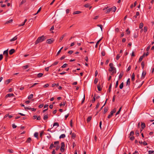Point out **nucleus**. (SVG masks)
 <instances>
[{
    "mask_svg": "<svg viewBox=\"0 0 154 154\" xmlns=\"http://www.w3.org/2000/svg\"><path fill=\"white\" fill-rule=\"evenodd\" d=\"M54 146L53 143H51L49 147V149H52L53 147H56V149L58 150L60 148V145L59 144V142L58 141H56L54 142Z\"/></svg>",
    "mask_w": 154,
    "mask_h": 154,
    "instance_id": "obj_1",
    "label": "nucleus"
},
{
    "mask_svg": "<svg viewBox=\"0 0 154 154\" xmlns=\"http://www.w3.org/2000/svg\"><path fill=\"white\" fill-rule=\"evenodd\" d=\"M46 39L44 35H42L38 38L35 42V45H36L39 42H41L45 40Z\"/></svg>",
    "mask_w": 154,
    "mask_h": 154,
    "instance_id": "obj_2",
    "label": "nucleus"
},
{
    "mask_svg": "<svg viewBox=\"0 0 154 154\" xmlns=\"http://www.w3.org/2000/svg\"><path fill=\"white\" fill-rule=\"evenodd\" d=\"M61 147L60 149V150L62 152H63L65 150V144L63 142H62L61 143Z\"/></svg>",
    "mask_w": 154,
    "mask_h": 154,
    "instance_id": "obj_3",
    "label": "nucleus"
},
{
    "mask_svg": "<svg viewBox=\"0 0 154 154\" xmlns=\"http://www.w3.org/2000/svg\"><path fill=\"white\" fill-rule=\"evenodd\" d=\"M54 40L53 38H51L48 39L46 41V42L48 44H51L53 43Z\"/></svg>",
    "mask_w": 154,
    "mask_h": 154,
    "instance_id": "obj_4",
    "label": "nucleus"
},
{
    "mask_svg": "<svg viewBox=\"0 0 154 154\" xmlns=\"http://www.w3.org/2000/svg\"><path fill=\"white\" fill-rule=\"evenodd\" d=\"M146 74V72L145 71H143V72L142 73L141 79H143L144 78Z\"/></svg>",
    "mask_w": 154,
    "mask_h": 154,
    "instance_id": "obj_5",
    "label": "nucleus"
},
{
    "mask_svg": "<svg viewBox=\"0 0 154 154\" xmlns=\"http://www.w3.org/2000/svg\"><path fill=\"white\" fill-rule=\"evenodd\" d=\"M140 14L138 12H136V14L133 17V19H135L137 18V17Z\"/></svg>",
    "mask_w": 154,
    "mask_h": 154,
    "instance_id": "obj_6",
    "label": "nucleus"
},
{
    "mask_svg": "<svg viewBox=\"0 0 154 154\" xmlns=\"http://www.w3.org/2000/svg\"><path fill=\"white\" fill-rule=\"evenodd\" d=\"M14 96V94H8L5 96V98H7L8 97H11L12 96Z\"/></svg>",
    "mask_w": 154,
    "mask_h": 154,
    "instance_id": "obj_7",
    "label": "nucleus"
},
{
    "mask_svg": "<svg viewBox=\"0 0 154 154\" xmlns=\"http://www.w3.org/2000/svg\"><path fill=\"white\" fill-rule=\"evenodd\" d=\"M17 35L15 36L13 38H12L10 40V41L11 42H12L15 41V40H17Z\"/></svg>",
    "mask_w": 154,
    "mask_h": 154,
    "instance_id": "obj_8",
    "label": "nucleus"
},
{
    "mask_svg": "<svg viewBox=\"0 0 154 154\" xmlns=\"http://www.w3.org/2000/svg\"><path fill=\"white\" fill-rule=\"evenodd\" d=\"M115 70H116V68L113 66L110 67L109 70V71L110 72H112Z\"/></svg>",
    "mask_w": 154,
    "mask_h": 154,
    "instance_id": "obj_9",
    "label": "nucleus"
},
{
    "mask_svg": "<svg viewBox=\"0 0 154 154\" xmlns=\"http://www.w3.org/2000/svg\"><path fill=\"white\" fill-rule=\"evenodd\" d=\"M15 52L14 49H11L9 51V54L10 55L12 54Z\"/></svg>",
    "mask_w": 154,
    "mask_h": 154,
    "instance_id": "obj_10",
    "label": "nucleus"
},
{
    "mask_svg": "<svg viewBox=\"0 0 154 154\" xmlns=\"http://www.w3.org/2000/svg\"><path fill=\"white\" fill-rule=\"evenodd\" d=\"M3 54L6 56H7L8 55V49L4 51L3 52Z\"/></svg>",
    "mask_w": 154,
    "mask_h": 154,
    "instance_id": "obj_11",
    "label": "nucleus"
},
{
    "mask_svg": "<svg viewBox=\"0 0 154 154\" xmlns=\"http://www.w3.org/2000/svg\"><path fill=\"white\" fill-rule=\"evenodd\" d=\"M66 137V135L64 134H61L59 137V138L61 139V138H64Z\"/></svg>",
    "mask_w": 154,
    "mask_h": 154,
    "instance_id": "obj_12",
    "label": "nucleus"
},
{
    "mask_svg": "<svg viewBox=\"0 0 154 154\" xmlns=\"http://www.w3.org/2000/svg\"><path fill=\"white\" fill-rule=\"evenodd\" d=\"M111 11V9L110 8H109L106 10L105 11V12H106V13L107 14V13H109Z\"/></svg>",
    "mask_w": 154,
    "mask_h": 154,
    "instance_id": "obj_13",
    "label": "nucleus"
},
{
    "mask_svg": "<svg viewBox=\"0 0 154 154\" xmlns=\"http://www.w3.org/2000/svg\"><path fill=\"white\" fill-rule=\"evenodd\" d=\"M26 21H27V19H26L24 20V21L23 23H22L21 24H20L19 26H23V25H24L25 23L26 22Z\"/></svg>",
    "mask_w": 154,
    "mask_h": 154,
    "instance_id": "obj_14",
    "label": "nucleus"
},
{
    "mask_svg": "<svg viewBox=\"0 0 154 154\" xmlns=\"http://www.w3.org/2000/svg\"><path fill=\"white\" fill-rule=\"evenodd\" d=\"M111 9V11L113 12H115L116 9V7H113L112 8H110Z\"/></svg>",
    "mask_w": 154,
    "mask_h": 154,
    "instance_id": "obj_15",
    "label": "nucleus"
},
{
    "mask_svg": "<svg viewBox=\"0 0 154 154\" xmlns=\"http://www.w3.org/2000/svg\"><path fill=\"white\" fill-rule=\"evenodd\" d=\"M135 79V75L134 73H133L132 76H131V80L132 81H134V80Z\"/></svg>",
    "mask_w": 154,
    "mask_h": 154,
    "instance_id": "obj_16",
    "label": "nucleus"
},
{
    "mask_svg": "<svg viewBox=\"0 0 154 154\" xmlns=\"http://www.w3.org/2000/svg\"><path fill=\"white\" fill-rule=\"evenodd\" d=\"M145 124L144 123H142L141 124V127L142 129H144L145 127Z\"/></svg>",
    "mask_w": 154,
    "mask_h": 154,
    "instance_id": "obj_17",
    "label": "nucleus"
},
{
    "mask_svg": "<svg viewBox=\"0 0 154 154\" xmlns=\"http://www.w3.org/2000/svg\"><path fill=\"white\" fill-rule=\"evenodd\" d=\"M38 132H35L34 134V136L37 139H38Z\"/></svg>",
    "mask_w": 154,
    "mask_h": 154,
    "instance_id": "obj_18",
    "label": "nucleus"
},
{
    "mask_svg": "<svg viewBox=\"0 0 154 154\" xmlns=\"http://www.w3.org/2000/svg\"><path fill=\"white\" fill-rule=\"evenodd\" d=\"M33 94H31L29 96H28V99L30 100L33 97Z\"/></svg>",
    "mask_w": 154,
    "mask_h": 154,
    "instance_id": "obj_19",
    "label": "nucleus"
},
{
    "mask_svg": "<svg viewBox=\"0 0 154 154\" xmlns=\"http://www.w3.org/2000/svg\"><path fill=\"white\" fill-rule=\"evenodd\" d=\"M31 138L30 137H29L28 138L27 140L26 141V142L30 143L31 142Z\"/></svg>",
    "mask_w": 154,
    "mask_h": 154,
    "instance_id": "obj_20",
    "label": "nucleus"
},
{
    "mask_svg": "<svg viewBox=\"0 0 154 154\" xmlns=\"http://www.w3.org/2000/svg\"><path fill=\"white\" fill-rule=\"evenodd\" d=\"M112 84L111 83L110 84L109 86V87L108 90V91L109 92H110L111 91V88H112Z\"/></svg>",
    "mask_w": 154,
    "mask_h": 154,
    "instance_id": "obj_21",
    "label": "nucleus"
},
{
    "mask_svg": "<svg viewBox=\"0 0 154 154\" xmlns=\"http://www.w3.org/2000/svg\"><path fill=\"white\" fill-rule=\"evenodd\" d=\"M55 126H57L58 127L59 126V124L57 122H55L53 124V127Z\"/></svg>",
    "mask_w": 154,
    "mask_h": 154,
    "instance_id": "obj_22",
    "label": "nucleus"
},
{
    "mask_svg": "<svg viewBox=\"0 0 154 154\" xmlns=\"http://www.w3.org/2000/svg\"><path fill=\"white\" fill-rule=\"evenodd\" d=\"M124 83L123 82H122L119 85V88L120 89H122L123 87Z\"/></svg>",
    "mask_w": 154,
    "mask_h": 154,
    "instance_id": "obj_23",
    "label": "nucleus"
},
{
    "mask_svg": "<svg viewBox=\"0 0 154 154\" xmlns=\"http://www.w3.org/2000/svg\"><path fill=\"white\" fill-rule=\"evenodd\" d=\"M123 72H121L120 73V74L119 76V79H121L122 76H123Z\"/></svg>",
    "mask_w": 154,
    "mask_h": 154,
    "instance_id": "obj_24",
    "label": "nucleus"
},
{
    "mask_svg": "<svg viewBox=\"0 0 154 154\" xmlns=\"http://www.w3.org/2000/svg\"><path fill=\"white\" fill-rule=\"evenodd\" d=\"M43 75V74L42 73H39L37 75V77L38 78H40V77H42V76Z\"/></svg>",
    "mask_w": 154,
    "mask_h": 154,
    "instance_id": "obj_25",
    "label": "nucleus"
},
{
    "mask_svg": "<svg viewBox=\"0 0 154 154\" xmlns=\"http://www.w3.org/2000/svg\"><path fill=\"white\" fill-rule=\"evenodd\" d=\"M81 13V11H75L73 13V14H79Z\"/></svg>",
    "mask_w": 154,
    "mask_h": 154,
    "instance_id": "obj_26",
    "label": "nucleus"
},
{
    "mask_svg": "<svg viewBox=\"0 0 154 154\" xmlns=\"http://www.w3.org/2000/svg\"><path fill=\"white\" fill-rule=\"evenodd\" d=\"M65 36V35H63L60 38L59 40V41L60 42L62 41V40L63 39L64 37Z\"/></svg>",
    "mask_w": 154,
    "mask_h": 154,
    "instance_id": "obj_27",
    "label": "nucleus"
},
{
    "mask_svg": "<svg viewBox=\"0 0 154 154\" xmlns=\"http://www.w3.org/2000/svg\"><path fill=\"white\" fill-rule=\"evenodd\" d=\"M26 0H22L21 2H20V5L23 4L24 3L26 2Z\"/></svg>",
    "mask_w": 154,
    "mask_h": 154,
    "instance_id": "obj_28",
    "label": "nucleus"
},
{
    "mask_svg": "<svg viewBox=\"0 0 154 154\" xmlns=\"http://www.w3.org/2000/svg\"><path fill=\"white\" fill-rule=\"evenodd\" d=\"M126 83H127V85H130V79L129 78L128 79V80H127Z\"/></svg>",
    "mask_w": 154,
    "mask_h": 154,
    "instance_id": "obj_29",
    "label": "nucleus"
},
{
    "mask_svg": "<svg viewBox=\"0 0 154 154\" xmlns=\"http://www.w3.org/2000/svg\"><path fill=\"white\" fill-rule=\"evenodd\" d=\"M143 26V23H140V24L139 28L140 29L142 28Z\"/></svg>",
    "mask_w": 154,
    "mask_h": 154,
    "instance_id": "obj_30",
    "label": "nucleus"
},
{
    "mask_svg": "<svg viewBox=\"0 0 154 154\" xmlns=\"http://www.w3.org/2000/svg\"><path fill=\"white\" fill-rule=\"evenodd\" d=\"M122 108V107L121 106L119 108V111L116 113V115H118V114H119V113L120 112V111H121V109Z\"/></svg>",
    "mask_w": 154,
    "mask_h": 154,
    "instance_id": "obj_31",
    "label": "nucleus"
},
{
    "mask_svg": "<svg viewBox=\"0 0 154 154\" xmlns=\"http://www.w3.org/2000/svg\"><path fill=\"white\" fill-rule=\"evenodd\" d=\"M121 56V55H120L119 54H117L116 57V59L117 60H118L119 59V58Z\"/></svg>",
    "mask_w": 154,
    "mask_h": 154,
    "instance_id": "obj_32",
    "label": "nucleus"
},
{
    "mask_svg": "<svg viewBox=\"0 0 154 154\" xmlns=\"http://www.w3.org/2000/svg\"><path fill=\"white\" fill-rule=\"evenodd\" d=\"M143 57V56H141L139 59V62H141L142 60Z\"/></svg>",
    "mask_w": 154,
    "mask_h": 154,
    "instance_id": "obj_33",
    "label": "nucleus"
},
{
    "mask_svg": "<svg viewBox=\"0 0 154 154\" xmlns=\"http://www.w3.org/2000/svg\"><path fill=\"white\" fill-rule=\"evenodd\" d=\"M92 117L91 116H89L87 118V122H89L91 119Z\"/></svg>",
    "mask_w": 154,
    "mask_h": 154,
    "instance_id": "obj_34",
    "label": "nucleus"
},
{
    "mask_svg": "<svg viewBox=\"0 0 154 154\" xmlns=\"http://www.w3.org/2000/svg\"><path fill=\"white\" fill-rule=\"evenodd\" d=\"M72 137L73 138H74L75 137V134L74 133H72Z\"/></svg>",
    "mask_w": 154,
    "mask_h": 154,
    "instance_id": "obj_35",
    "label": "nucleus"
},
{
    "mask_svg": "<svg viewBox=\"0 0 154 154\" xmlns=\"http://www.w3.org/2000/svg\"><path fill=\"white\" fill-rule=\"evenodd\" d=\"M58 63V62L56 61L55 62L52 64V65L53 66H55L57 65Z\"/></svg>",
    "mask_w": 154,
    "mask_h": 154,
    "instance_id": "obj_36",
    "label": "nucleus"
},
{
    "mask_svg": "<svg viewBox=\"0 0 154 154\" xmlns=\"http://www.w3.org/2000/svg\"><path fill=\"white\" fill-rule=\"evenodd\" d=\"M149 154H153L154 153V151L152 150H149Z\"/></svg>",
    "mask_w": 154,
    "mask_h": 154,
    "instance_id": "obj_37",
    "label": "nucleus"
},
{
    "mask_svg": "<svg viewBox=\"0 0 154 154\" xmlns=\"http://www.w3.org/2000/svg\"><path fill=\"white\" fill-rule=\"evenodd\" d=\"M48 118V116L47 115H44L43 118V119L44 120H46Z\"/></svg>",
    "mask_w": 154,
    "mask_h": 154,
    "instance_id": "obj_38",
    "label": "nucleus"
},
{
    "mask_svg": "<svg viewBox=\"0 0 154 154\" xmlns=\"http://www.w3.org/2000/svg\"><path fill=\"white\" fill-rule=\"evenodd\" d=\"M134 134V131H132L131 132L130 134V136H133Z\"/></svg>",
    "mask_w": 154,
    "mask_h": 154,
    "instance_id": "obj_39",
    "label": "nucleus"
},
{
    "mask_svg": "<svg viewBox=\"0 0 154 154\" xmlns=\"http://www.w3.org/2000/svg\"><path fill=\"white\" fill-rule=\"evenodd\" d=\"M98 79L97 78H95L94 80V83L95 84H96L98 82Z\"/></svg>",
    "mask_w": 154,
    "mask_h": 154,
    "instance_id": "obj_40",
    "label": "nucleus"
},
{
    "mask_svg": "<svg viewBox=\"0 0 154 154\" xmlns=\"http://www.w3.org/2000/svg\"><path fill=\"white\" fill-rule=\"evenodd\" d=\"M108 109L106 108H104V110L103 112L104 113H105L108 111Z\"/></svg>",
    "mask_w": 154,
    "mask_h": 154,
    "instance_id": "obj_41",
    "label": "nucleus"
},
{
    "mask_svg": "<svg viewBox=\"0 0 154 154\" xmlns=\"http://www.w3.org/2000/svg\"><path fill=\"white\" fill-rule=\"evenodd\" d=\"M126 32H128L127 34H129L131 32L130 31H129V28H128L126 30Z\"/></svg>",
    "mask_w": 154,
    "mask_h": 154,
    "instance_id": "obj_42",
    "label": "nucleus"
},
{
    "mask_svg": "<svg viewBox=\"0 0 154 154\" xmlns=\"http://www.w3.org/2000/svg\"><path fill=\"white\" fill-rule=\"evenodd\" d=\"M67 66V64L66 63L64 64L62 66V67L63 68H65Z\"/></svg>",
    "mask_w": 154,
    "mask_h": 154,
    "instance_id": "obj_43",
    "label": "nucleus"
},
{
    "mask_svg": "<svg viewBox=\"0 0 154 154\" xmlns=\"http://www.w3.org/2000/svg\"><path fill=\"white\" fill-rule=\"evenodd\" d=\"M12 21H13L11 19L10 20H9L8 21L6 22V23H11L12 22Z\"/></svg>",
    "mask_w": 154,
    "mask_h": 154,
    "instance_id": "obj_44",
    "label": "nucleus"
},
{
    "mask_svg": "<svg viewBox=\"0 0 154 154\" xmlns=\"http://www.w3.org/2000/svg\"><path fill=\"white\" fill-rule=\"evenodd\" d=\"M131 136V137H130V136H129V137L130 138V140H133L134 139V137L133 136Z\"/></svg>",
    "mask_w": 154,
    "mask_h": 154,
    "instance_id": "obj_45",
    "label": "nucleus"
},
{
    "mask_svg": "<svg viewBox=\"0 0 154 154\" xmlns=\"http://www.w3.org/2000/svg\"><path fill=\"white\" fill-rule=\"evenodd\" d=\"M98 90L99 91H100L101 90V88L100 85H98L97 86Z\"/></svg>",
    "mask_w": 154,
    "mask_h": 154,
    "instance_id": "obj_46",
    "label": "nucleus"
},
{
    "mask_svg": "<svg viewBox=\"0 0 154 154\" xmlns=\"http://www.w3.org/2000/svg\"><path fill=\"white\" fill-rule=\"evenodd\" d=\"M12 127L13 128H16L17 126L15 125V124H13L12 125Z\"/></svg>",
    "mask_w": 154,
    "mask_h": 154,
    "instance_id": "obj_47",
    "label": "nucleus"
},
{
    "mask_svg": "<svg viewBox=\"0 0 154 154\" xmlns=\"http://www.w3.org/2000/svg\"><path fill=\"white\" fill-rule=\"evenodd\" d=\"M100 103H97V105L96 106V107H95V108H96V109H97V108L99 107V106H100Z\"/></svg>",
    "mask_w": 154,
    "mask_h": 154,
    "instance_id": "obj_48",
    "label": "nucleus"
},
{
    "mask_svg": "<svg viewBox=\"0 0 154 154\" xmlns=\"http://www.w3.org/2000/svg\"><path fill=\"white\" fill-rule=\"evenodd\" d=\"M147 31V28L146 27H144V32H146Z\"/></svg>",
    "mask_w": 154,
    "mask_h": 154,
    "instance_id": "obj_49",
    "label": "nucleus"
},
{
    "mask_svg": "<svg viewBox=\"0 0 154 154\" xmlns=\"http://www.w3.org/2000/svg\"><path fill=\"white\" fill-rule=\"evenodd\" d=\"M29 67V66L28 65H26L23 66V68L24 69H27Z\"/></svg>",
    "mask_w": 154,
    "mask_h": 154,
    "instance_id": "obj_50",
    "label": "nucleus"
},
{
    "mask_svg": "<svg viewBox=\"0 0 154 154\" xmlns=\"http://www.w3.org/2000/svg\"><path fill=\"white\" fill-rule=\"evenodd\" d=\"M52 65L51 66H50L49 67H46V68H45V70L47 71H49V67H51Z\"/></svg>",
    "mask_w": 154,
    "mask_h": 154,
    "instance_id": "obj_51",
    "label": "nucleus"
},
{
    "mask_svg": "<svg viewBox=\"0 0 154 154\" xmlns=\"http://www.w3.org/2000/svg\"><path fill=\"white\" fill-rule=\"evenodd\" d=\"M131 69V66H129L126 70L128 72Z\"/></svg>",
    "mask_w": 154,
    "mask_h": 154,
    "instance_id": "obj_52",
    "label": "nucleus"
},
{
    "mask_svg": "<svg viewBox=\"0 0 154 154\" xmlns=\"http://www.w3.org/2000/svg\"><path fill=\"white\" fill-rule=\"evenodd\" d=\"M141 65L142 67V68L143 69L144 68V62H142L141 63Z\"/></svg>",
    "mask_w": 154,
    "mask_h": 154,
    "instance_id": "obj_53",
    "label": "nucleus"
},
{
    "mask_svg": "<svg viewBox=\"0 0 154 154\" xmlns=\"http://www.w3.org/2000/svg\"><path fill=\"white\" fill-rule=\"evenodd\" d=\"M116 73V70H114L113 71H112V72L111 73V75H112Z\"/></svg>",
    "mask_w": 154,
    "mask_h": 154,
    "instance_id": "obj_54",
    "label": "nucleus"
},
{
    "mask_svg": "<svg viewBox=\"0 0 154 154\" xmlns=\"http://www.w3.org/2000/svg\"><path fill=\"white\" fill-rule=\"evenodd\" d=\"M38 84V83H35L31 87V88H32L33 87H34L35 85H37V84Z\"/></svg>",
    "mask_w": 154,
    "mask_h": 154,
    "instance_id": "obj_55",
    "label": "nucleus"
},
{
    "mask_svg": "<svg viewBox=\"0 0 154 154\" xmlns=\"http://www.w3.org/2000/svg\"><path fill=\"white\" fill-rule=\"evenodd\" d=\"M41 10V8H40L38 10V11H37V12L34 15H36L37 14H38V13L39 12H40V11Z\"/></svg>",
    "mask_w": 154,
    "mask_h": 154,
    "instance_id": "obj_56",
    "label": "nucleus"
},
{
    "mask_svg": "<svg viewBox=\"0 0 154 154\" xmlns=\"http://www.w3.org/2000/svg\"><path fill=\"white\" fill-rule=\"evenodd\" d=\"M139 132L138 131H136V134L137 136H138L139 135Z\"/></svg>",
    "mask_w": 154,
    "mask_h": 154,
    "instance_id": "obj_57",
    "label": "nucleus"
},
{
    "mask_svg": "<svg viewBox=\"0 0 154 154\" xmlns=\"http://www.w3.org/2000/svg\"><path fill=\"white\" fill-rule=\"evenodd\" d=\"M3 55L2 54H0V61L2 60L3 59Z\"/></svg>",
    "mask_w": 154,
    "mask_h": 154,
    "instance_id": "obj_58",
    "label": "nucleus"
},
{
    "mask_svg": "<svg viewBox=\"0 0 154 154\" xmlns=\"http://www.w3.org/2000/svg\"><path fill=\"white\" fill-rule=\"evenodd\" d=\"M10 82V79L7 80L6 81V83L7 84H8Z\"/></svg>",
    "mask_w": 154,
    "mask_h": 154,
    "instance_id": "obj_59",
    "label": "nucleus"
},
{
    "mask_svg": "<svg viewBox=\"0 0 154 154\" xmlns=\"http://www.w3.org/2000/svg\"><path fill=\"white\" fill-rule=\"evenodd\" d=\"M143 145L144 146L147 145V143L145 141L143 142Z\"/></svg>",
    "mask_w": 154,
    "mask_h": 154,
    "instance_id": "obj_60",
    "label": "nucleus"
},
{
    "mask_svg": "<svg viewBox=\"0 0 154 154\" xmlns=\"http://www.w3.org/2000/svg\"><path fill=\"white\" fill-rule=\"evenodd\" d=\"M112 115L111 114V113L108 116V119H109L110 118H111L112 116Z\"/></svg>",
    "mask_w": 154,
    "mask_h": 154,
    "instance_id": "obj_61",
    "label": "nucleus"
},
{
    "mask_svg": "<svg viewBox=\"0 0 154 154\" xmlns=\"http://www.w3.org/2000/svg\"><path fill=\"white\" fill-rule=\"evenodd\" d=\"M65 57L64 55H63V56H62L60 58V60H62L64 59L65 58Z\"/></svg>",
    "mask_w": 154,
    "mask_h": 154,
    "instance_id": "obj_62",
    "label": "nucleus"
},
{
    "mask_svg": "<svg viewBox=\"0 0 154 154\" xmlns=\"http://www.w3.org/2000/svg\"><path fill=\"white\" fill-rule=\"evenodd\" d=\"M49 86V85L48 84H46L45 85H44V87L45 88H46L48 87Z\"/></svg>",
    "mask_w": 154,
    "mask_h": 154,
    "instance_id": "obj_63",
    "label": "nucleus"
},
{
    "mask_svg": "<svg viewBox=\"0 0 154 154\" xmlns=\"http://www.w3.org/2000/svg\"><path fill=\"white\" fill-rule=\"evenodd\" d=\"M73 53V51H69L68 52V53H69V54H72Z\"/></svg>",
    "mask_w": 154,
    "mask_h": 154,
    "instance_id": "obj_64",
    "label": "nucleus"
}]
</instances>
